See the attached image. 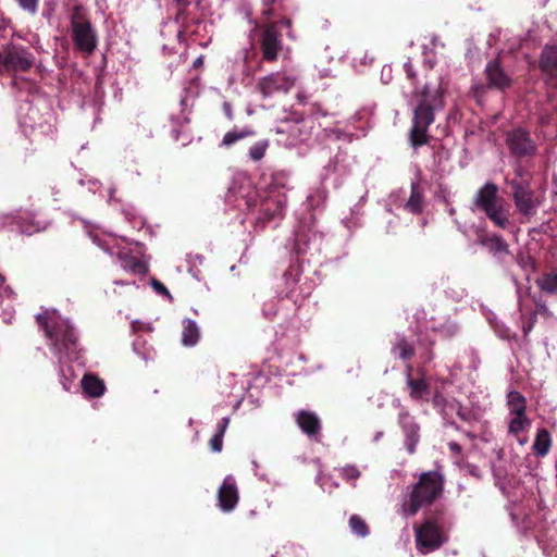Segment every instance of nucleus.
I'll list each match as a JSON object with an SVG mask.
<instances>
[{
  "label": "nucleus",
  "mask_w": 557,
  "mask_h": 557,
  "mask_svg": "<svg viewBox=\"0 0 557 557\" xmlns=\"http://www.w3.org/2000/svg\"><path fill=\"white\" fill-rule=\"evenodd\" d=\"M471 209L484 213L498 228L508 230L512 225L510 206L499 195V188L493 182H486L476 190Z\"/></svg>",
  "instance_id": "obj_1"
},
{
  "label": "nucleus",
  "mask_w": 557,
  "mask_h": 557,
  "mask_svg": "<svg viewBox=\"0 0 557 557\" xmlns=\"http://www.w3.org/2000/svg\"><path fill=\"white\" fill-rule=\"evenodd\" d=\"M38 326L44 330L47 338L51 341L54 354L72 356L79 350V342L74 326L69 320L54 318L49 319L46 314L36 317Z\"/></svg>",
  "instance_id": "obj_2"
},
{
  "label": "nucleus",
  "mask_w": 557,
  "mask_h": 557,
  "mask_svg": "<svg viewBox=\"0 0 557 557\" xmlns=\"http://www.w3.org/2000/svg\"><path fill=\"white\" fill-rule=\"evenodd\" d=\"M444 478L437 471H426L420 474L413 485L409 498L403 504L406 513L414 516L420 508L433 504L442 494Z\"/></svg>",
  "instance_id": "obj_3"
},
{
  "label": "nucleus",
  "mask_w": 557,
  "mask_h": 557,
  "mask_svg": "<svg viewBox=\"0 0 557 557\" xmlns=\"http://www.w3.org/2000/svg\"><path fill=\"white\" fill-rule=\"evenodd\" d=\"M435 97L429 99L428 92L422 91V98L413 110L412 126L409 132L410 145L417 149L430 143L428 131L435 121Z\"/></svg>",
  "instance_id": "obj_4"
},
{
  "label": "nucleus",
  "mask_w": 557,
  "mask_h": 557,
  "mask_svg": "<svg viewBox=\"0 0 557 557\" xmlns=\"http://www.w3.org/2000/svg\"><path fill=\"white\" fill-rule=\"evenodd\" d=\"M277 0H261L260 17L255 22L256 28L262 30L261 35H289L292 20L280 16L273 5Z\"/></svg>",
  "instance_id": "obj_5"
},
{
  "label": "nucleus",
  "mask_w": 557,
  "mask_h": 557,
  "mask_svg": "<svg viewBox=\"0 0 557 557\" xmlns=\"http://www.w3.org/2000/svg\"><path fill=\"white\" fill-rule=\"evenodd\" d=\"M509 186L517 211L530 220V218L536 214L541 200L536 197L529 183L524 181L512 180Z\"/></svg>",
  "instance_id": "obj_6"
},
{
  "label": "nucleus",
  "mask_w": 557,
  "mask_h": 557,
  "mask_svg": "<svg viewBox=\"0 0 557 557\" xmlns=\"http://www.w3.org/2000/svg\"><path fill=\"white\" fill-rule=\"evenodd\" d=\"M33 64V54L22 47L11 46L0 52V74L27 72Z\"/></svg>",
  "instance_id": "obj_7"
},
{
  "label": "nucleus",
  "mask_w": 557,
  "mask_h": 557,
  "mask_svg": "<svg viewBox=\"0 0 557 557\" xmlns=\"http://www.w3.org/2000/svg\"><path fill=\"white\" fill-rule=\"evenodd\" d=\"M417 548L422 554L438 549L445 542L446 536L442 528L432 520H426L416 528Z\"/></svg>",
  "instance_id": "obj_8"
},
{
  "label": "nucleus",
  "mask_w": 557,
  "mask_h": 557,
  "mask_svg": "<svg viewBox=\"0 0 557 557\" xmlns=\"http://www.w3.org/2000/svg\"><path fill=\"white\" fill-rule=\"evenodd\" d=\"M296 83V77L285 71L274 72L261 77L257 83V90L263 98L272 97L274 94H287Z\"/></svg>",
  "instance_id": "obj_9"
},
{
  "label": "nucleus",
  "mask_w": 557,
  "mask_h": 557,
  "mask_svg": "<svg viewBox=\"0 0 557 557\" xmlns=\"http://www.w3.org/2000/svg\"><path fill=\"white\" fill-rule=\"evenodd\" d=\"M506 145L511 154L518 158L532 157L537 147L528 131L518 127L507 133Z\"/></svg>",
  "instance_id": "obj_10"
},
{
  "label": "nucleus",
  "mask_w": 557,
  "mask_h": 557,
  "mask_svg": "<svg viewBox=\"0 0 557 557\" xmlns=\"http://www.w3.org/2000/svg\"><path fill=\"white\" fill-rule=\"evenodd\" d=\"M398 424L401 428L405 434V445L409 454H413L416 451V446L420 441V426L416 422V419L409 410L405 407H401L398 412Z\"/></svg>",
  "instance_id": "obj_11"
},
{
  "label": "nucleus",
  "mask_w": 557,
  "mask_h": 557,
  "mask_svg": "<svg viewBox=\"0 0 557 557\" xmlns=\"http://www.w3.org/2000/svg\"><path fill=\"white\" fill-rule=\"evenodd\" d=\"M286 207L285 195H267L260 205L258 223L263 225L275 218H282Z\"/></svg>",
  "instance_id": "obj_12"
},
{
  "label": "nucleus",
  "mask_w": 557,
  "mask_h": 557,
  "mask_svg": "<svg viewBox=\"0 0 557 557\" xmlns=\"http://www.w3.org/2000/svg\"><path fill=\"white\" fill-rule=\"evenodd\" d=\"M539 69L546 82L557 86V44L543 47L539 58Z\"/></svg>",
  "instance_id": "obj_13"
},
{
  "label": "nucleus",
  "mask_w": 557,
  "mask_h": 557,
  "mask_svg": "<svg viewBox=\"0 0 557 557\" xmlns=\"http://www.w3.org/2000/svg\"><path fill=\"white\" fill-rule=\"evenodd\" d=\"M295 422L310 440L320 441L322 422L315 412L301 409L295 413Z\"/></svg>",
  "instance_id": "obj_14"
},
{
  "label": "nucleus",
  "mask_w": 557,
  "mask_h": 557,
  "mask_svg": "<svg viewBox=\"0 0 557 557\" xmlns=\"http://www.w3.org/2000/svg\"><path fill=\"white\" fill-rule=\"evenodd\" d=\"M484 73L488 88L505 91L512 85L511 77L505 72L498 59L488 61Z\"/></svg>",
  "instance_id": "obj_15"
},
{
  "label": "nucleus",
  "mask_w": 557,
  "mask_h": 557,
  "mask_svg": "<svg viewBox=\"0 0 557 557\" xmlns=\"http://www.w3.org/2000/svg\"><path fill=\"white\" fill-rule=\"evenodd\" d=\"M239 500V492L236 481L232 475H227L218 491V505L225 511L230 512L235 509Z\"/></svg>",
  "instance_id": "obj_16"
},
{
  "label": "nucleus",
  "mask_w": 557,
  "mask_h": 557,
  "mask_svg": "<svg viewBox=\"0 0 557 557\" xmlns=\"http://www.w3.org/2000/svg\"><path fill=\"white\" fill-rule=\"evenodd\" d=\"M72 35H92L87 11L82 5H75L71 12Z\"/></svg>",
  "instance_id": "obj_17"
},
{
  "label": "nucleus",
  "mask_w": 557,
  "mask_h": 557,
  "mask_svg": "<svg viewBox=\"0 0 557 557\" xmlns=\"http://www.w3.org/2000/svg\"><path fill=\"white\" fill-rule=\"evenodd\" d=\"M412 366H406V384L409 388V396L413 400H419L430 393V386L424 377L413 379L411 375Z\"/></svg>",
  "instance_id": "obj_18"
},
{
  "label": "nucleus",
  "mask_w": 557,
  "mask_h": 557,
  "mask_svg": "<svg viewBox=\"0 0 557 557\" xmlns=\"http://www.w3.org/2000/svg\"><path fill=\"white\" fill-rule=\"evenodd\" d=\"M259 47L262 59L267 62H274L283 50V44L278 37H260Z\"/></svg>",
  "instance_id": "obj_19"
},
{
  "label": "nucleus",
  "mask_w": 557,
  "mask_h": 557,
  "mask_svg": "<svg viewBox=\"0 0 557 557\" xmlns=\"http://www.w3.org/2000/svg\"><path fill=\"white\" fill-rule=\"evenodd\" d=\"M121 267L133 274L145 275L149 271L148 264L128 252L121 251L117 255Z\"/></svg>",
  "instance_id": "obj_20"
},
{
  "label": "nucleus",
  "mask_w": 557,
  "mask_h": 557,
  "mask_svg": "<svg viewBox=\"0 0 557 557\" xmlns=\"http://www.w3.org/2000/svg\"><path fill=\"white\" fill-rule=\"evenodd\" d=\"M424 196L420 183L412 182L410 196L405 203V209L412 214H420L424 209Z\"/></svg>",
  "instance_id": "obj_21"
},
{
  "label": "nucleus",
  "mask_w": 557,
  "mask_h": 557,
  "mask_svg": "<svg viewBox=\"0 0 557 557\" xmlns=\"http://www.w3.org/2000/svg\"><path fill=\"white\" fill-rule=\"evenodd\" d=\"M84 393L91 398H98L106 392L104 382L92 373H87L82 379Z\"/></svg>",
  "instance_id": "obj_22"
},
{
  "label": "nucleus",
  "mask_w": 557,
  "mask_h": 557,
  "mask_svg": "<svg viewBox=\"0 0 557 557\" xmlns=\"http://www.w3.org/2000/svg\"><path fill=\"white\" fill-rule=\"evenodd\" d=\"M391 352L403 361L410 360L416 355V349L405 335H397Z\"/></svg>",
  "instance_id": "obj_23"
},
{
  "label": "nucleus",
  "mask_w": 557,
  "mask_h": 557,
  "mask_svg": "<svg viewBox=\"0 0 557 557\" xmlns=\"http://www.w3.org/2000/svg\"><path fill=\"white\" fill-rule=\"evenodd\" d=\"M479 243L493 253H509V246L500 235H482Z\"/></svg>",
  "instance_id": "obj_24"
},
{
  "label": "nucleus",
  "mask_w": 557,
  "mask_h": 557,
  "mask_svg": "<svg viewBox=\"0 0 557 557\" xmlns=\"http://www.w3.org/2000/svg\"><path fill=\"white\" fill-rule=\"evenodd\" d=\"M550 446V433L546 429H540L535 435V440L532 446L534 454L537 457H545L549 453Z\"/></svg>",
  "instance_id": "obj_25"
},
{
  "label": "nucleus",
  "mask_w": 557,
  "mask_h": 557,
  "mask_svg": "<svg viewBox=\"0 0 557 557\" xmlns=\"http://www.w3.org/2000/svg\"><path fill=\"white\" fill-rule=\"evenodd\" d=\"M507 406L510 414L523 416L527 411V399L518 391H510L507 394Z\"/></svg>",
  "instance_id": "obj_26"
},
{
  "label": "nucleus",
  "mask_w": 557,
  "mask_h": 557,
  "mask_svg": "<svg viewBox=\"0 0 557 557\" xmlns=\"http://www.w3.org/2000/svg\"><path fill=\"white\" fill-rule=\"evenodd\" d=\"M288 187V174L285 171H277L271 175L268 183L267 195H285L281 190Z\"/></svg>",
  "instance_id": "obj_27"
},
{
  "label": "nucleus",
  "mask_w": 557,
  "mask_h": 557,
  "mask_svg": "<svg viewBox=\"0 0 557 557\" xmlns=\"http://www.w3.org/2000/svg\"><path fill=\"white\" fill-rule=\"evenodd\" d=\"M200 337L199 329L195 321L187 319L183 322L182 343L185 346H194Z\"/></svg>",
  "instance_id": "obj_28"
},
{
  "label": "nucleus",
  "mask_w": 557,
  "mask_h": 557,
  "mask_svg": "<svg viewBox=\"0 0 557 557\" xmlns=\"http://www.w3.org/2000/svg\"><path fill=\"white\" fill-rule=\"evenodd\" d=\"M536 286L547 295H557V272L544 273L535 281Z\"/></svg>",
  "instance_id": "obj_29"
},
{
  "label": "nucleus",
  "mask_w": 557,
  "mask_h": 557,
  "mask_svg": "<svg viewBox=\"0 0 557 557\" xmlns=\"http://www.w3.org/2000/svg\"><path fill=\"white\" fill-rule=\"evenodd\" d=\"M255 134H256V132L252 128H250V127H244L242 129L234 128V129L227 132L223 136V139L221 141V146L231 147L235 143H237V141H239L242 139H245L247 137L253 136Z\"/></svg>",
  "instance_id": "obj_30"
},
{
  "label": "nucleus",
  "mask_w": 557,
  "mask_h": 557,
  "mask_svg": "<svg viewBox=\"0 0 557 557\" xmlns=\"http://www.w3.org/2000/svg\"><path fill=\"white\" fill-rule=\"evenodd\" d=\"M230 424L228 418H223L216 425V431L211 437L209 445L213 453H220L223 447V437Z\"/></svg>",
  "instance_id": "obj_31"
},
{
  "label": "nucleus",
  "mask_w": 557,
  "mask_h": 557,
  "mask_svg": "<svg viewBox=\"0 0 557 557\" xmlns=\"http://www.w3.org/2000/svg\"><path fill=\"white\" fill-rule=\"evenodd\" d=\"M348 523L351 532L358 536L366 537L370 533L369 525L358 515L350 516Z\"/></svg>",
  "instance_id": "obj_32"
},
{
  "label": "nucleus",
  "mask_w": 557,
  "mask_h": 557,
  "mask_svg": "<svg viewBox=\"0 0 557 557\" xmlns=\"http://www.w3.org/2000/svg\"><path fill=\"white\" fill-rule=\"evenodd\" d=\"M531 425V420L525 414L515 416L509 422V433L518 437L519 433Z\"/></svg>",
  "instance_id": "obj_33"
},
{
  "label": "nucleus",
  "mask_w": 557,
  "mask_h": 557,
  "mask_svg": "<svg viewBox=\"0 0 557 557\" xmlns=\"http://www.w3.org/2000/svg\"><path fill=\"white\" fill-rule=\"evenodd\" d=\"M75 48L86 54H91L97 46L96 37H73Z\"/></svg>",
  "instance_id": "obj_34"
},
{
  "label": "nucleus",
  "mask_w": 557,
  "mask_h": 557,
  "mask_svg": "<svg viewBox=\"0 0 557 557\" xmlns=\"http://www.w3.org/2000/svg\"><path fill=\"white\" fill-rule=\"evenodd\" d=\"M268 148H269V140H267V139L259 140V141L255 143L249 148V151H248L249 158L255 162L260 161L265 156Z\"/></svg>",
  "instance_id": "obj_35"
},
{
  "label": "nucleus",
  "mask_w": 557,
  "mask_h": 557,
  "mask_svg": "<svg viewBox=\"0 0 557 557\" xmlns=\"http://www.w3.org/2000/svg\"><path fill=\"white\" fill-rule=\"evenodd\" d=\"M312 237L304 231H298L295 235V250L298 255L306 253Z\"/></svg>",
  "instance_id": "obj_36"
},
{
  "label": "nucleus",
  "mask_w": 557,
  "mask_h": 557,
  "mask_svg": "<svg viewBox=\"0 0 557 557\" xmlns=\"http://www.w3.org/2000/svg\"><path fill=\"white\" fill-rule=\"evenodd\" d=\"M360 475V470L354 465H347L341 469V476L347 482H355Z\"/></svg>",
  "instance_id": "obj_37"
},
{
  "label": "nucleus",
  "mask_w": 557,
  "mask_h": 557,
  "mask_svg": "<svg viewBox=\"0 0 557 557\" xmlns=\"http://www.w3.org/2000/svg\"><path fill=\"white\" fill-rule=\"evenodd\" d=\"M516 261L524 270L535 269V260L527 252L519 251L516 256Z\"/></svg>",
  "instance_id": "obj_38"
},
{
  "label": "nucleus",
  "mask_w": 557,
  "mask_h": 557,
  "mask_svg": "<svg viewBox=\"0 0 557 557\" xmlns=\"http://www.w3.org/2000/svg\"><path fill=\"white\" fill-rule=\"evenodd\" d=\"M151 285L153 287V289L158 293V294H161V295H165L168 297H171V294L169 292V289L164 286V284L162 282H160L159 280L157 278H152L151 280Z\"/></svg>",
  "instance_id": "obj_39"
},
{
  "label": "nucleus",
  "mask_w": 557,
  "mask_h": 557,
  "mask_svg": "<svg viewBox=\"0 0 557 557\" xmlns=\"http://www.w3.org/2000/svg\"><path fill=\"white\" fill-rule=\"evenodd\" d=\"M20 5L30 12V13H35L36 10H37V7H38V0H17Z\"/></svg>",
  "instance_id": "obj_40"
},
{
  "label": "nucleus",
  "mask_w": 557,
  "mask_h": 557,
  "mask_svg": "<svg viewBox=\"0 0 557 557\" xmlns=\"http://www.w3.org/2000/svg\"><path fill=\"white\" fill-rule=\"evenodd\" d=\"M552 120H553V116L550 113L548 112H542L540 115H539V124L541 126H548L550 123H552Z\"/></svg>",
  "instance_id": "obj_41"
},
{
  "label": "nucleus",
  "mask_w": 557,
  "mask_h": 557,
  "mask_svg": "<svg viewBox=\"0 0 557 557\" xmlns=\"http://www.w3.org/2000/svg\"><path fill=\"white\" fill-rule=\"evenodd\" d=\"M0 30H2L4 33L9 30L11 33V35L15 34L11 23L10 22L5 23L4 20H2V18L0 20Z\"/></svg>",
  "instance_id": "obj_42"
},
{
  "label": "nucleus",
  "mask_w": 557,
  "mask_h": 557,
  "mask_svg": "<svg viewBox=\"0 0 557 557\" xmlns=\"http://www.w3.org/2000/svg\"><path fill=\"white\" fill-rule=\"evenodd\" d=\"M448 447H449V450H450L453 454H455V455H460V454H461L462 448H461V446H460L458 443H456V442H450V443L448 444Z\"/></svg>",
  "instance_id": "obj_43"
},
{
  "label": "nucleus",
  "mask_w": 557,
  "mask_h": 557,
  "mask_svg": "<svg viewBox=\"0 0 557 557\" xmlns=\"http://www.w3.org/2000/svg\"><path fill=\"white\" fill-rule=\"evenodd\" d=\"M202 65H203V57H202V55H200V57H198V58L194 61L193 66H194V69H200Z\"/></svg>",
  "instance_id": "obj_44"
},
{
  "label": "nucleus",
  "mask_w": 557,
  "mask_h": 557,
  "mask_svg": "<svg viewBox=\"0 0 557 557\" xmlns=\"http://www.w3.org/2000/svg\"><path fill=\"white\" fill-rule=\"evenodd\" d=\"M546 310L547 308L544 302H536V313H544Z\"/></svg>",
  "instance_id": "obj_45"
},
{
  "label": "nucleus",
  "mask_w": 557,
  "mask_h": 557,
  "mask_svg": "<svg viewBox=\"0 0 557 557\" xmlns=\"http://www.w3.org/2000/svg\"><path fill=\"white\" fill-rule=\"evenodd\" d=\"M457 414L463 420V421H468V414L462 410V407L460 406L459 407V410L457 411Z\"/></svg>",
  "instance_id": "obj_46"
},
{
  "label": "nucleus",
  "mask_w": 557,
  "mask_h": 557,
  "mask_svg": "<svg viewBox=\"0 0 557 557\" xmlns=\"http://www.w3.org/2000/svg\"><path fill=\"white\" fill-rule=\"evenodd\" d=\"M176 1H177L178 10H183L184 8H186L189 4L188 0H176Z\"/></svg>",
  "instance_id": "obj_47"
},
{
  "label": "nucleus",
  "mask_w": 557,
  "mask_h": 557,
  "mask_svg": "<svg viewBox=\"0 0 557 557\" xmlns=\"http://www.w3.org/2000/svg\"><path fill=\"white\" fill-rule=\"evenodd\" d=\"M443 400L444 397L440 393H436L434 396V405H440Z\"/></svg>",
  "instance_id": "obj_48"
},
{
  "label": "nucleus",
  "mask_w": 557,
  "mask_h": 557,
  "mask_svg": "<svg viewBox=\"0 0 557 557\" xmlns=\"http://www.w3.org/2000/svg\"><path fill=\"white\" fill-rule=\"evenodd\" d=\"M407 75H408V77H410V78H413V77H414V74H413V72L411 71V69H410V67H408V69H407Z\"/></svg>",
  "instance_id": "obj_49"
},
{
  "label": "nucleus",
  "mask_w": 557,
  "mask_h": 557,
  "mask_svg": "<svg viewBox=\"0 0 557 557\" xmlns=\"http://www.w3.org/2000/svg\"><path fill=\"white\" fill-rule=\"evenodd\" d=\"M519 443H520L521 445L525 444V443H527V438H521V440H519Z\"/></svg>",
  "instance_id": "obj_50"
},
{
  "label": "nucleus",
  "mask_w": 557,
  "mask_h": 557,
  "mask_svg": "<svg viewBox=\"0 0 557 557\" xmlns=\"http://www.w3.org/2000/svg\"><path fill=\"white\" fill-rule=\"evenodd\" d=\"M531 330V325L528 329H524V333L527 334Z\"/></svg>",
  "instance_id": "obj_51"
}]
</instances>
